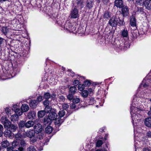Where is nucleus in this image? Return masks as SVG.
Instances as JSON below:
<instances>
[{
    "instance_id": "56",
    "label": "nucleus",
    "mask_w": 151,
    "mask_h": 151,
    "mask_svg": "<svg viewBox=\"0 0 151 151\" xmlns=\"http://www.w3.org/2000/svg\"><path fill=\"white\" fill-rule=\"evenodd\" d=\"M146 136L147 137L151 138V132L149 131L147 133Z\"/></svg>"
},
{
    "instance_id": "58",
    "label": "nucleus",
    "mask_w": 151,
    "mask_h": 151,
    "mask_svg": "<svg viewBox=\"0 0 151 151\" xmlns=\"http://www.w3.org/2000/svg\"><path fill=\"white\" fill-rule=\"evenodd\" d=\"M5 112L6 114H8L10 111V109L8 108H6L5 110Z\"/></svg>"
},
{
    "instance_id": "39",
    "label": "nucleus",
    "mask_w": 151,
    "mask_h": 151,
    "mask_svg": "<svg viewBox=\"0 0 151 151\" xmlns=\"http://www.w3.org/2000/svg\"><path fill=\"white\" fill-rule=\"evenodd\" d=\"M21 137V135L20 133H18L15 135V138L16 140H20Z\"/></svg>"
},
{
    "instance_id": "13",
    "label": "nucleus",
    "mask_w": 151,
    "mask_h": 151,
    "mask_svg": "<svg viewBox=\"0 0 151 151\" xmlns=\"http://www.w3.org/2000/svg\"><path fill=\"white\" fill-rule=\"evenodd\" d=\"M123 1L122 0H115L114 1V5L117 8H121L123 5Z\"/></svg>"
},
{
    "instance_id": "42",
    "label": "nucleus",
    "mask_w": 151,
    "mask_h": 151,
    "mask_svg": "<svg viewBox=\"0 0 151 151\" xmlns=\"http://www.w3.org/2000/svg\"><path fill=\"white\" fill-rule=\"evenodd\" d=\"M109 12H105L104 14V17L105 18H109L110 17Z\"/></svg>"
},
{
    "instance_id": "36",
    "label": "nucleus",
    "mask_w": 151,
    "mask_h": 151,
    "mask_svg": "<svg viewBox=\"0 0 151 151\" xmlns=\"http://www.w3.org/2000/svg\"><path fill=\"white\" fill-rule=\"evenodd\" d=\"M52 107L49 106H45L44 111L45 113H49L50 111L52 110Z\"/></svg>"
},
{
    "instance_id": "24",
    "label": "nucleus",
    "mask_w": 151,
    "mask_h": 151,
    "mask_svg": "<svg viewBox=\"0 0 151 151\" xmlns=\"http://www.w3.org/2000/svg\"><path fill=\"white\" fill-rule=\"evenodd\" d=\"M122 35L123 37H127L128 35V32L126 29H124L122 32Z\"/></svg>"
},
{
    "instance_id": "23",
    "label": "nucleus",
    "mask_w": 151,
    "mask_h": 151,
    "mask_svg": "<svg viewBox=\"0 0 151 151\" xmlns=\"http://www.w3.org/2000/svg\"><path fill=\"white\" fill-rule=\"evenodd\" d=\"M93 3L92 0H87L86 2V6L89 9H91L93 7Z\"/></svg>"
},
{
    "instance_id": "41",
    "label": "nucleus",
    "mask_w": 151,
    "mask_h": 151,
    "mask_svg": "<svg viewBox=\"0 0 151 151\" xmlns=\"http://www.w3.org/2000/svg\"><path fill=\"white\" fill-rule=\"evenodd\" d=\"M27 151H36V149L33 146H30L27 149Z\"/></svg>"
},
{
    "instance_id": "45",
    "label": "nucleus",
    "mask_w": 151,
    "mask_h": 151,
    "mask_svg": "<svg viewBox=\"0 0 151 151\" xmlns=\"http://www.w3.org/2000/svg\"><path fill=\"white\" fill-rule=\"evenodd\" d=\"M137 12L138 13H142L143 12V9L142 7H137Z\"/></svg>"
},
{
    "instance_id": "25",
    "label": "nucleus",
    "mask_w": 151,
    "mask_h": 151,
    "mask_svg": "<svg viewBox=\"0 0 151 151\" xmlns=\"http://www.w3.org/2000/svg\"><path fill=\"white\" fill-rule=\"evenodd\" d=\"M20 116L18 115L17 114H13L11 116L10 119L11 121L13 122L17 120L18 117Z\"/></svg>"
},
{
    "instance_id": "5",
    "label": "nucleus",
    "mask_w": 151,
    "mask_h": 151,
    "mask_svg": "<svg viewBox=\"0 0 151 151\" xmlns=\"http://www.w3.org/2000/svg\"><path fill=\"white\" fill-rule=\"evenodd\" d=\"M65 30H68L70 32H72L76 30V28L74 26L73 23H70L67 20L63 25Z\"/></svg>"
},
{
    "instance_id": "26",
    "label": "nucleus",
    "mask_w": 151,
    "mask_h": 151,
    "mask_svg": "<svg viewBox=\"0 0 151 151\" xmlns=\"http://www.w3.org/2000/svg\"><path fill=\"white\" fill-rule=\"evenodd\" d=\"M9 142L6 140L3 141L1 142V146L2 147L6 148L9 146Z\"/></svg>"
},
{
    "instance_id": "55",
    "label": "nucleus",
    "mask_w": 151,
    "mask_h": 151,
    "mask_svg": "<svg viewBox=\"0 0 151 151\" xmlns=\"http://www.w3.org/2000/svg\"><path fill=\"white\" fill-rule=\"evenodd\" d=\"M78 6L80 7L81 8L83 7V5L82 2H79L78 4Z\"/></svg>"
},
{
    "instance_id": "21",
    "label": "nucleus",
    "mask_w": 151,
    "mask_h": 151,
    "mask_svg": "<svg viewBox=\"0 0 151 151\" xmlns=\"http://www.w3.org/2000/svg\"><path fill=\"white\" fill-rule=\"evenodd\" d=\"M34 124V122L31 120H29L26 122V127L27 128H29L32 127Z\"/></svg>"
},
{
    "instance_id": "3",
    "label": "nucleus",
    "mask_w": 151,
    "mask_h": 151,
    "mask_svg": "<svg viewBox=\"0 0 151 151\" xmlns=\"http://www.w3.org/2000/svg\"><path fill=\"white\" fill-rule=\"evenodd\" d=\"M136 4L137 6H142L144 5L146 9H151V0H136Z\"/></svg>"
},
{
    "instance_id": "30",
    "label": "nucleus",
    "mask_w": 151,
    "mask_h": 151,
    "mask_svg": "<svg viewBox=\"0 0 151 151\" xmlns=\"http://www.w3.org/2000/svg\"><path fill=\"white\" fill-rule=\"evenodd\" d=\"M9 31V28L7 27H3L1 29V31L5 35Z\"/></svg>"
},
{
    "instance_id": "17",
    "label": "nucleus",
    "mask_w": 151,
    "mask_h": 151,
    "mask_svg": "<svg viewBox=\"0 0 151 151\" xmlns=\"http://www.w3.org/2000/svg\"><path fill=\"white\" fill-rule=\"evenodd\" d=\"M21 110L22 112L27 111L29 109L28 105L26 104H22L21 106Z\"/></svg>"
},
{
    "instance_id": "29",
    "label": "nucleus",
    "mask_w": 151,
    "mask_h": 151,
    "mask_svg": "<svg viewBox=\"0 0 151 151\" xmlns=\"http://www.w3.org/2000/svg\"><path fill=\"white\" fill-rule=\"evenodd\" d=\"M52 131V128L50 126H47L45 128V132L48 134H50Z\"/></svg>"
},
{
    "instance_id": "57",
    "label": "nucleus",
    "mask_w": 151,
    "mask_h": 151,
    "mask_svg": "<svg viewBox=\"0 0 151 151\" xmlns=\"http://www.w3.org/2000/svg\"><path fill=\"white\" fill-rule=\"evenodd\" d=\"M42 100V96H40L37 97L36 101L38 102H40Z\"/></svg>"
},
{
    "instance_id": "33",
    "label": "nucleus",
    "mask_w": 151,
    "mask_h": 151,
    "mask_svg": "<svg viewBox=\"0 0 151 151\" xmlns=\"http://www.w3.org/2000/svg\"><path fill=\"white\" fill-rule=\"evenodd\" d=\"M11 124V123L9 120L3 124L4 128L7 129L9 128Z\"/></svg>"
},
{
    "instance_id": "47",
    "label": "nucleus",
    "mask_w": 151,
    "mask_h": 151,
    "mask_svg": "<svg viewBox=\"0 0 151 151\" xmlns=\"http://www.w3.org/2000/svg\"><path fill=\"white\" fill-rule=\"evenodd\" d=\"M50 103V101L47 100L43 102V104L45 106H49Z\"/></svg>"
},
{
    "instance_id": "34",
    "label": "nucleus",
    "mask_w": 151,
    "mask_h": 151,
    "mask_svg": "<svg viewBox=\"0 0 151 151\" xmlns=\"http://www.w3.org/2000/svg\"><path fill=\"white\" fill-rule=\"evenodd\" d=\"M19 126L20 128L26 127L25 122L24 121H21L19 123Z\"/></svg>"
},
{
    "instance_id": "51",
    "label": "nucleus",
    "mask_w": 151,
    "mask_h": 151,
    "mask_svg": "<svg viewBox=\"0 0 151 151\" xmlns=\"http://www.w3.org/2000/svg\"><path fill=\"white\" fill-rule=\"evenodd\" d=\"M77 106L75 105V104L73 103L71 104L70 106V107L72 109H77Z\"/></svg>"
},
{
    "instance_id": "14",
    "label": "nucleus",
    "mask_w": 151,
    "mask_h": 151,
    "mask_svg": "<svg viewBox=\"0 0 151 151\" xmlns=\"http://www.w3.org/2000/svg\"><path fill=\"white\" fill-rule=\"evenodd\" d=\"M36 116V113L34 111H31L29 112L27 114V117L29 119L32 120L35 118Z\"/></svg>"
},
{
    "instance_id": "10",
    "label": "nucleus",
    "mask_w": 151,
    "mask_h": 151,
    "mask_svg": "<svg viewBox=\"0 0 151 151\" xmlns=\"http://www.w3.org/2000/svg\"><path fill=\"white\" fill-rule=\"evenodd\" d=\"M71 18H76L78 17V12L76 8H74L72 10L71 14Z\"/></svg>"
},
{
    "instance_id": "61",
    "label": "nucleus",
    "mask_w": 151,
    "mask_h": 151,
    "mask_svg": "<svg viewBox=\"0 0 151 151\" xmlns=\"http://www.w3.org/2000/svg\"><path fill=\"white\" fill-rule=\"evenodd\" d=\"M93 90L91 88H89L88 89V92H89L90 94L93 92Z\"/></svg>"
},
{
    "instance_id": "64",
    "label": "nucleus",
    "mask_w": 151,
    "mask_h": 151,
    "mask_svg": "<svg viewBox=\"0 0 151 151\" xmlns=\"http://www.w3.org/2000/svg\"><path fill=\"white\" fill-rule=\"evenodd\" d=\"M148 115L150 116H151V110H150V111H149L147 113Z\"/></svg>"
},
{
    "instance_id": "27",
    "label": "nucleus",
    "mask_w": 151,
    "mask_h": 151,
    "mask_svg": "<svg viewBox=\"0 0 151 151\" xmlns=\"http://www.w3.org/2000/svg\"><path fill=\"white\" fill-rule=\"evenodd\" d=\"M55 96V95L54 94H52V95L51 96L50 93H45L44 94V97L47 100L50 97L54 98Z\"/></svg>"
},
{
    "instance_id": "12",
    "label": "nucleus",
    "mask_w": 151,
    "mask_h": 151,
    "mask_svg": "<svg viewBox=\"0 0 151 151\" xmlns=\"http://www.w3.org/2000/svg\"><path fill=\"white\" fill-rule=\"evenodd\" d=\"M114 42H116L115 45V47L118 48L120 50H121L124 45L123 42L121 40H116Z\"/></svg>"
},
{
    "instance_id": "18",
    "label": "nucleus",
    "mask_w": 151,
    "mask_h": 151,
    "mask_svg": "<svg viewBox=\"0 0 151 151\" xmlns=\"http://www.w3.org/2000/svg\"><path fill=\"white\" fill-rule=\"evenodd\" d=\"M35 132L33 130H29L27 132H25V133L27 137L29 138H31L34 136Z\"/></svg>"
},
{
    "instance_id": "2",
    "label": "nucleus",
    "mask_w": 151,
    "mask_h": 151,
    "mask_svg": "<svg viewBox=\"0 0 151 151\" xmlns=\"http://www.w3.org/2000/svg\"><path fill=\"white\" fill-rule=\"evenodd\" d=\"M119 15L117 14L115 16H113L109 20V24L112 27L116 26L117 24L120 26L123 25L124 21L123 19H120Z\"/></svg>"
},
{
    "instance_id": "31",
    "label": "nucleus",
    "mask_w": 151,
    "mask_h": 151,
    "mask_svg": "<svg viewBox=\"0 0 151 151\" xmlns=\"http://www.w3.org/2000/svg\"><path fill=\"white\" fill-rule=\"evenodd\" d=\"M88 91L86 90L83 91L81 93L82 96L84 98H86L88 96Z\"/></svg>"
},
{
    "instance_id": "60",
    "label": "nucleus",
    "mask_w": 151,
    "mask_h": 151,
    "mask_svg": "<svg viewBox=\"0 0 151 151\" xmlns=\"http://www.w3.org/2000/svg\"><path fill=\"white\" fill-rule=\"evenodd\" d=\"M142 151H151V150L148 147H145L143 149Z\"/></svg>"
},
{
    "instance_id": "15",
    "label": "nucleus",
    "mask_w": 151,
    "mask_h": 151,
    "mask_svg": "<svg viewBox=\"0 0 151 151\" xmlns=\"http://www.w3.org/2000/svg\"><path fill=\"white\" fill-rule=\"evenodd\" d=\"M144 123L145 125L149 127H151V117H149L145 119Z\"/></svg>"
},
{
    "instance_id": "44",
    "label": "nucleus",
    "mask_w": 151,
    "mask_h": 151,
    "mask_svg": "<svg viewBox=\"0 0 151 151\" xmlns=\"http://www.w3.org/2000/svg\"><path fill=\"white\" fill-rule=\"evenodd\" d=\"M90 84L91 83L90 81L88 80H86L84 82V85L85 86H89L90 85Z\"/></svg>"
},
{
    "instance_id": "6",
    "label": "nucleus",
    "mask_w": 151,
    "mask_h": 151,
    "mask_svg": "<svg viewBox=\"0 0 151 151\" xmlns=\"http://www.w3.org/2000/svg\"><path fill=\"white\" fill-rule=\"evenodd\" d=\"M121 8V14L123 17H124L128 16L129 14V10L128 7L127 6L124 5Z\"/></svg>"
},
{
    "instance_id": "4",
    "label": "nucleus",
    "mask_w": 151,
    "mask_h": 151,
    "mask_svg": "<svg viewBox=\"0 0 151 151\" xmlns=\"http://www.w3.org/2000/svg\"><path fill=\"white\" fill-rule=\"evenodd\" d=\"M57 116V114L55 111H51L49 114L48 118H45L44 121V124H50L51 123V121L55 120Z\"/></svg>"
},
{
    "instance_id": "48",
    "label": "nucleus",
    "mask_w": 151,
    "mask_h": 151,
    "mask_svg": "<svg viewBox=\"0 0 151 151\" xmlns=\"http://www.w3.org/2000/svg\"><path fill=\"white\" fill-rule=\"evenodd\" d=\"M80 101V100L79 98H76L73 100V102L74 103L77 104L79 103Z\"/></svg>"
},
{
    "instance_id": "16",
    "label": "nucleus",
    "mask_w": 151,
    "mask_h": 151,
    "mask_svg": "<svg viewBox=\"0 0 151 151\" xmlns=\"http://www.w3.org/2000/svg\"><path fill=\"white\" fill-rule=\"evenodd\" d=\"M4 133L5 137L11 138L13 137L12 135L14 134L10 130L8 129L4 131Z\"/></svg>"
},
{
    "instance_id": "63",
    "label": "nucleus",
    "mask_w": 151,
    "mask_h": 151,
    "mask_svg": "<svg viewBox=\"0 0 151 151\" xmlns=\"http://www.w3.org/2000/svg\"><path fill=\"white\" fill-rule=\"evenodd\" d=\"M4 39L0 37V45L2 43V42H4Z\"/></svg>"
},
{
    "instance_id": "52",
    "label": "nucleus",
    "mask_w": 151,
    "mask_h": 151,
    "mask_svg": "<svg viewBox=\"0 0 151 151\" xmlns=\"http://www.w3.org/2000/svg\"><path fill=\"white\" fill-rule=\"evenodd\" d=\"M44 135V134L41 133L40 134H39L37 137L40 139H43V136Z\"/></svg>"
},
{
    "instance_id": "11",
    "label": "nucleus",
    "mask_w": 151,
    "mask_h": 151,
    "mask_svg": "<svg viewBox=\"0 0 151 151\" xmlns=\"http://www.w3.org/2000/svg\"><path fill=\"white\" fill-rule=\"evenodd\" d=\"M149 81V80H147V78H145L142 81L141 84L139 86V88H141L142 86L145 88H147L149 86L148 82Z\"/></svg>"
},
{
    "instance_id": "40",
    "label": "nucleus",
    "mask_w": 151,
    "mask_h": 151,
    "mask_svg": "<svg viewBox=\"0 0 151 151\" xmlns=\"http://www.w3.org/2000/svg\"><path fill=\"white\" fill-rule=\"evenodd\" d=\"M85 86L83 84H79L78 86V89L80 91H82L84 89Z\"/></svg>"
},
{
    "instance_id": "1",
    "label": "nucleus",
    "mask_w": 151,
    "mask_h": 151,
    "mask_svg": "<svg viewBox=\"0 0 151 151\" xmlns=\"http://www.w3.org/2000/svg\"><path fill=\"white\" fill-rule=\"evenodd\" d=\"M141 111L138 108L131 106L130 107V113L132 119V122L133 125L134 123H137L141 119L142 116L139 113Z\"/></svg>"
},
{
    "instance_id": "53",
    "label": "nucleus",
    "mask_w": 151,
    "mask_h": 151,
    "mask_svg": "<svg viewBox=\"0 0 151 151\" xmlns=\"http://www.w3.org/2000/svg\"><path fill=\"white\" fill-rule=\"evenodd\" d=\"M95 102V101L93 98H91L90 99L89 101L90 104H93Z\"/></svg>"
},
{
    "instance_id": "59",
    "label": "nucleus",
    "mask_w": 151,
    "mask_h": 151,
    "mask_svg": "<svg viewBox=\"0 0 151 151\" xmlns=\"http://www.w3.org/2000/svg\"><path fill=\"white\" fill-rule=\"evenodd\" d=\"M75 86H77L79 83V81L78 80H75L73 82Z\"/></svg>"
},
{
    "instance_id": "9",
    "label": "nucleus",
    "mask_w": 151,
    "mask_h": 151,
    "mask_svg": "<svg viewBox=\"0 0 151 151\" xmlns=\"http://www.w3.org/2000/svg\"><path fill=\"white\" fill-rule=\"evenodd\" d=\"M12 146L13 147L16 148L18 149L20 151H23V148L22 147L19 146V143L16 140H14L12 143Z\"/></svg>"
},
{
    "instance_id": "38",
    "label": "nucleus",
    "mask_w": 151,
    "mask_h": 151,
    "mask_svg": "<svg viewBox=\"0 0 151 151\" xmlns=\"http://www.w3.org/2000/svg\"><path fill=\"white\" fill-rule=\"evenodd\" d=\"M1 120L2 124H3L4 123L7 122V121H8L9 120L6 117L3 116L1 117Z\"/></svg>"
},
{
    "instance_id": "54",
    "label": "nucleus",
    "mask_w": 151,
    "mask_h": 151,
    "mask_svg": "<svg viewBox=\"0 0 151 151\" xmlns=\"http://www.w3.org/2000/svg\"><path fill=\"white\" fill-rule=\"evenodd\" d=\"M7 150V151H18V150H13L12 148L10 147H8Z\"/></svg>"
},
{
    "instance_id": "8",
    "label": "nucleus",
    "mask_w": 151,
    "mask_h": 151,
    "mask_svg": "<svg viewBox=\"0 0 151 151\" xmlns=\"http://www.w3.org/2000/svg\"><path fill=\"white\" fill-rule=\"evenodd\" d=\"M12 109L15 111V114H17L18 116H21L22 114L21 109H19L18 106L16 105H13Z\"/></svg>"
},
{
    "instance_id": "35",
    "label": "nucleus",
    "mask_w": 151,
    "mask_h": 151,
    "mask_svg": "<svg viewBox=\"0 0 151 151\" xmlns=\"http://www.w3.org/2000/svg\"><path fill=\"white\" fill-rule=\"evenodd\" d=\"M77 89L74 86H72L70 88V92L74 94L75 93Z\"/></svg>"
},
{
    "instance_id": "62",
    "label": "nucleus",
    "mask_w": 151,
    "mask_h": 151,
    "mask_svg": "<svg viewBox=\"0 0 151 151\" xmlns=\"http://www.w3.org/2000/svg\"><path fill=\"white\" fill-rule=\"evenodd\" d=\"M69 75L71 76V77H73L74 75V73L73 72H72L71 73H69Z\"/></svg>"
},
{
    "instance_id": "43",
    "label": "nucleus",
    "mask_w": 151,
    "mask_h": 151,
    "mask_svg": "<svg viewBox=\"0 0 151 151\" xmlns=\"http://www.w3.org/2000/svg\"><path fill=\"white\" fill-rule=\"evenodd\" d=\"M103 142L101 140H99L96 143V146L98 147H100L102 144Z\"/></svg>"
},
{
    "instance_id": "7",
    "label": "nucleus",
    "mask_w": 151,
    "mask_h": 151,
    "mask_svg": "<svg viewBox=\"0 0 151 151\" xmlns=\"http://www.w3.org/2000/svg\"><path fill=\"white\" fill-rule=\"evenodd\" d=\"M42 129V125L40 124H36L34 127V131L37 133H40Z\"/></svg>"
},
{
    "instance_id": "28",
    "label": "nucleus",
    "mask_w": 151,
    "mask_h": 151,
    "mask_svg": "<svg viewBox=\"0 0 151 151\" xmlns=\"http://www.w3.org/2000/svg\"><path fill=\"white\" fill-rule=\"evenodd\" d=\"M17 128V127L16 124H11L9 128H10L12 130V131L14 132L16 130Z\"/></svg>"
},
{
    "instance_id": "37",
    "label": "nucleus",
    "mask_w": 151,
    "mask_h": 151,
    "mask_svg": "<svg viewBox=\"0 0 151 151\" xmlns=\"http://www.w3.org/2000/svg\"><path fill=\"white\" fill-rule=\"evenodd\" d=\"M65 114V112L64 110H62L60 111L58 113L59 117H63Z\"/></svg>"
},
{
    "instance_id": "50",
    "label": "nucleus",
    "mask_w": 151,
    "mask_h": 151,
    "mask_svg": "<svg viewBox=\"0 0 151 151\" xmlns=\"http://www.w3.org/2000/svg\"><path fill=\"white\" fill-rule=\"evenodd\" d=\"M20 145L22 147H24L26 145V143L24 141L22 140L20 142Z\"/></svg>"
},
{
    "instance_id": "46",
    "label": "nucleus",
    "mask_w": 151,
    "mask_h": 151,
    "mask_svg": "<svg viewBox=\"0 0 151 151\" xmlns=\"http://www.w3.org/2000/svg\"><path fill=\"white\" fill-rule=\"evenodd\" d=\"M67 97L68 99L70 100H73V94H69L68 95Z\"/></svg>"
},
{
    "instance_id": "20",
    "label": "nucleus",
    "mask_w": 151,
    "mask_h": 151,
    "mask_svg": "<svg viewBox=\"0 0 151 151\" xmlns=\"http://www.w3.org/2000/svg\"><path fill=\"white\" fill-rule=\"evenodd\" d=\"M55 122V124L58 126H59L63 122L64 120L62 119L60 117L58 118H56Z\"/></svg>"
},
{
    "instance_id": "22",
    "label": "nucleus",
    "mask_w": 151,
    "mask_h": 151,
    "mask_svg": "<svg viewBox=\"0 0 151 151\" xmlns=\"http://www.w3.org/2000/svg\"><path fill=\"white\" fill-rule=\"evenodd\" d=\"M38 104V102L35 100H32L29 103L30 106L32 108H34L36 107Z\"/></svg>"
},
{
    "instance_id": "32",
    "label": "nucleus",
    "mask_w": 151,
    "mask_h": 151,
    "mask_svg": "<svg viewBox=\"0 0 151 151\" xmlns=\"http://www.w3.org/2000/svg\"><path fill=\"white\" fill-rule=\"evenodd\" d=\"M45 113L44 110L39 111L38 113V116L40 118H42L45 115Z\"/></svg>"
},
{
    "instance_id": "49",
    "label": "nucleus",
    "mask_w": 151,
    "mask_h": 151,
    "mask_svg": "<svg viewBox=\"0 0 151 151\" xmlns=\"http://www.w3.org/2000/svg\"><path fill=\"white\" fill-rule=\"evenodd\" d=\"M69 105L65 103H64L63 105V108L65 110H67L68 108Z\"/></svg>"
},
{
    "instance_id": "19",
    "label": "nucleus",
    "mask_w": 151,
    "mask_h": 151,
    "mask_svg": "<svg viewBox=\"0 0 151 151\" xmlns=\"http://www.w3.org/2000/svg\"><path fill=\"white\" fill-rule=\"evenodd\" d=\"M130 24L132 26L134 27L136 26V23L135 17L132 16H131L130 20Z\"/></svg>"
}]
</instances>
